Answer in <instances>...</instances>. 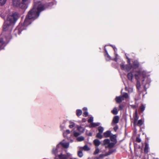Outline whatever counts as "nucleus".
Returning a JSON list of instances; mask_svg holds the SVG:
<instances>
[{"instance_id":"4be33fe9","label":"nucleus","mask_w":159,"mask_h":159,"mask_svg":"<svg viewBox=\"0 0 159 159\" xmlns=\"http://www.w3.org/2000/svg\"><path fill=\"white\" fill-rule=\"evenodd\" d=\"M138 119V117L137 115L134 116V125H135Z\"/></svg>"},{"instance_id":"b1692460","label":"nucleus","mask_w":159,"mask_h":159,"mask_svg":"<svg viewBox=\"0 0 159 159\" xmlns=\"http://www.w3.org/2000/svg\"><path fill=\"white\" fill-rule=\"evenodd\" d=\"M143 124V121L141 120H138V122L136 123L135 125H138L139 126H141Z\"/></svg>"},{"instance_id":"ddd939ff","label":"nucleus","mask_w":159,"mask_h":159,"mask_svg":"<svg viewBox=\"0 0 159 159\" xmlns=\"http://www.w3.org/2000/svg\"><path fill=\"white\" fill-rule=\"evenodd\" d=\"M77 130L79 131L80 133H83L84 131V129L81 126H77Z\"/></svg>"},{"instance_id":"9b49d317","label":"nucleus","mask_w":159,"mask_h":159,"mask_svg":"<svg viewBox=\"0 0 159 159\" xmlns=\"http://www.w3.org/2000/svg\"><path fill=\"white\" fill-rule=\"evenodd\" d=\"M138 72H137L135 73V74H137V73ZM134 74V75L135 74H134V72H130L128 74L127 77H128V78L129 80H132L133 76Z\"/></svg>"},{"instance_id":"72a5a7b5","label":"nucleus","mask_w":159,"mask_h":159,"mask_svg":"<svg viewBox=\"0 0 159 159\" xmlns=\"http://www.w3.org/2000/svg\"><path fill=\"white\" fill-rule=\"evenodd\" d=\"M75 125V124L74 123L70 122V125H69V127L70 128H73Z\"/></svg>"},{"instance_id":"a18cd8bd","label":"nucleus","mask_w":159,"mask_h":159,"mask_svg":"<svg viewBox=\"0 0 159 159\" xmlns=\"http://www.w3.org/2000/svg\"><path fill=\"white\" fill-rule=\"evenodd\" d=\"M66 132L67 134H70V131L69 130H67Z\"/></svg>"},{"instance_id":"412c9836","label":"nucleus","mask_w":159,"mask_h":159,"mask_svg":"<svg viewBox=\"0 0 159 159\" xmlns=\"http://www.w3.org/2000/svg\"><path fill=\"white\" fill-rule=\"evenodd\" d=\"M110 140L108 139H106L104 140L103 141V144L104 145H105L106 144H107L109 143H110Z\"/></svg>"},{"instance_id":"1a4fd4ad","label":"nucleus","mask_w":159,"mask_h":159,"mask_svg":"<svg viewBox=\"0 0 159 159\" xmlns=\"http://www.w3.org/2000/svg\"><path fill=\"white\" fill-rule=\"evenodd\" d=\"M61 144L64 148H67L69 147V143L67 142H60L59 144H58L57 147V148H59L60 145Z\"/></svg>"},{"instance_id":"3c124183","label":"nucleus","mask_w":159,"mask_h":159,"mask_svg":"<svg viewBox=\"0 0 159 159\" xmlns=\"http://www.w3.org/2000/svg\"><path fill=\"white\" fill-rule=\"evenodd\" d=\"M113 49H114L115 51V52L116 51H115V49H116V48H113Z\"/></svg>"},{"instance_id":"f3484780","label":"nucleus","mask_w":159,"mask_h":159,"mask_svg":"<svg viewBox=\"0 0 159 159\" xmlns=\"http://www.w3.org/2000/svg\"><path fill=\"white\" fill-rule=\"evenodd\" d=\"M100 125V123H94L92 122L91 123L90 125V127H94L97 126H98Z\"/></svg>"},{"instance_id":"de8ad7c7","label":"nucleus","mask_w":159,"mask_h":159,"mask_svg":"<svg viewBox=\"0 0 159 159\" xmlns=\"http://www.w3.org/2000/svg\"><path fill=\"white\" fill-rule=\"evenodd\" d=\"M147 148H148L147 146V145H146L145 148V150H144L145 151H146V150L147 149Z\"/></svg>"},{"instance_id":"f257e3e1","label":"nucleus","mask_w":159,"mask_h":159,"mask_svg":"<svg viewBox=\"0 0 159 159\" xmlns=\"http://www.w3.org/2000/svg\"><path fill=\"white\" fill-rule=\"evenodd\" d=\"M44 9V6L41 4V2H39L35 3L33 9L29 12L26 16L23 25L27 26L30 24L31 20L35 19L38 17L40 12Z\"/></svg>"},{"instance_id":"864d4df0","label":"nucleus","mask_w":159,"mask_h":159,"mask_svg":"<svg viewBox=\"0 0 159 159\" xmlns=\"http://www.w3.org/2000/svg\"><path fill=\"white\" fill-rule=\"evenodd\" d=\"M115 60L116 61V58L115 59Z\"/></svg>"},{"instance_id":"79ce46f5","label":"nucleus","mask_w":159,"mask_h":159,"mask_svg":"<svg viewBox=\"0 0 159 159\" xmlns=\"http://www.w3.org/2000/svg\"><path fill=\"white\" fill-rule=\"evenodd\" d=\"M87 108L86 107H84L83 108V111H87Z\"/></svg>"},{"instance_id":"c85d7f7f","label":"nucleus","mask_w":159,"mask_h":159,"mask_svg":"<svg viewBox=\"0 0 159 159\" xmlns=\"http://www.w3.org/2000/svg\"><path fill=\"white\" fill-rule=\"evenodd\" d=\"M102 133H97L96 136L97 138H99L100 139H102V136L101 134Z\"/></svg>"},{"instance_id":"58836bf2","label":"nucleus","mask_w":159,"mask_h":159,"mask_svg":"<svg viewBox=\"0 0 159 159\" xmlns=\"http://www.w3.org/2000/svg\"><path fill=\"white\" fill-rule=\"evenodd\" d=\"M118 128L117 126H116L113 128V129L114 130L116 131L118 129Z\"/></svg>"},{"instance_id":"393cba45","label":"nucleus","mask_w":159,"mask_h":159,"mask_svg":"<svg viewBox=\"0 0 159 159\" xmlns=\"http://www.w3.org/2000/svg\"><path fill=\"white\" fill-rule=\"evenodd\" d=\"M115 145V144L112 143H109L108 144L107 147L109 148H113Z\"/></svg>"},{"instance_id":"f03ea898","label":"nucleus","mask_w":159,"mask_h":159,"mask_svg":"<svg viewBox=\"0 0 159 159\" xmlns=\"http://www.w3.org/2000/svg\"><path fill=\"white\" fill-rule=\"evenodd\" d=\"M18 18V14L17 13L15 12L8 16L7 21L9 22L12 24H14Z\"/></svg>"},{"instance_id":"7ed1b4c3","label":"nucleus","mask_w":159,"mask_h":159,"mask_svg":"<svg viewBox=\"0 0 159 159\" xmlns=\"http://www.w3.org/2000/svg\"><path fill=\"white\" fill-rule=\"evenodd\" d=\"M145 75V72L144 71H140L135 74L136 79L137 80L136 87L138 89H139L140 87V84L139 80L141 77L144 78Z\"/></svg>"},{"instance_id":"aec40b11","label":"nucleus","mask_w":159,"mask_h":159,"mask_svg":"<svg viewBox=\"0 0 159 159\" xmlns=\"http://www.w3.org/2000/svg\"><path fill=\"white\" fill-rule=\"evenodd\" d=\"M105 51L106 52V53L105 54V57L106 59V60L107 61H108L110 59V57L109 55L108 54V53L107 52V51L106 50H105Z\"/></svg>"},{"instance_id":"423d86ee","label":"nucleus","mask_w":159,"mask_h":159,"mask_svg":"<svg viewBox=\"0 0 159 159\" xmlns=\"http://www.w3.org/2000/svg\"><path fill=\"white\" fill-rule=\"evenodd\" d=\"M120 66L122 69L127 71H129L131 68V66L129 64L125 66L123 63H122L120 64Z\"/></svg>"},{"instance_id":"0eeeda50","label":"nucleus","mask_w":159,"mask_h":159,"mask_svg":"<svg viewBox=\"0 0 159 159\" xmlns=\"http://www.w3.org/2000/svg\"><path fill=\"white\" fill-rule=\"evenodd\" d=\"M129 98V96L127 93H124L121 96L116 97L115 99H124V98Z\"/></svg>"},{"instance_id":"dca6fc26","label":"nucleus","mask_w":159,"mask_h":159,"mask_svg":"<svg viewBox=\"0 0 159 159\" xmlns=\"http://www.w3.org/2000/svg\"><path fill=\"white\" fill-rule=\"evenodd\" d=\"M110 139L113 142H115L116 141V135H112L110 136Z\"/></svg>"},{"instance_id":"4c0bfd02","label":"nucleus","mask_w":159,"mask_h":159,"mask_svg":"<svg viewBox=\"0 0 159 159\" xmlns=\"http://www.w3.org/2000/svg\"><path fill=\"white\" fill-rule=\"evenodd\" d=\"M83 116L85 117H87L88 116V113L87 111H84L83 113Z\"/></svg>"},{"instance_id":"603ef678","label":"nucleus","mask_w":159,"mask_h":159,"mask_svg":"<svg viewBox=\"0 0 159 159\" xmlns=\"http://www.w3.org/2000/svg\"><path fill=\"white\" fill-rule=\"evenodd\" d=\"M129 64H130V61H129Z\"/></svg>"},{"instance_id":"8fccbe9b","label":"nucleus","mask_w":159,"mask_h":159,"mask_svg":"<svg viewBox=\"0 0 159 159\" xmlns=\"http://www.w3.org/2000/svg\"><path fill=\"white\" fill-rule=\"evenodd\" d=\"M89 135L90 136H91V135H92L91 134V133H89Z\"/></svg>"},{"instance_id":"2eb2a0df","label":"nucleus","mask_w":159,"mask_h":159,"mask_svg":"<svg viewBox=\"0 0 159 159\" xmlns=\"http://www.w3.org/2000/svg\"><path fill=\"white\" fill-rule=\"evenodd\" d=\"M58 157L60 159H67V157L66 155L61 154L58 155Z\"/></svg>"},{"instance_id":"09e8293b","label":"nucleus","mask_w":159,"mask_h":159,"mask_svg":"<svg viewBox=\"0 0 159 159\" xmlns=\"http://www.w3.org/2000/svg\"><path fill=\"white\" fill-rule=\"evenodd\" d=\"M136 115H137V111H135V115L134 116H136Z\"/></svg>"},{"instance_id":"4468645a","label":"nucleus","mask_w":159,"mask_h":159,"mask_svg":"<svg viewBox=\"0 0 159 159\" xmlns=\"http://www.w3.org/2000/svg\"><path fill=\"white\" fill-rule=\"evenodd\" d=\"M139 64L137 61H134L133 62V64L132 67L133 68L135 69L139 66Z\"/></svg>"},{"instance_id":"39448f33","label":"nucleus","mask_w":159,"mask_h":159,"mask_svg":"<svg viewBox=\"0 0 159 159\" xmlns=\"http://www.w3.org/2000/svg\"><path fill=\"white\" fill-rule=\"evenodd\" d=\"M12 24L7 21H6L4 22L3 27V31H11L12 30Z\"/></svg>"},{"instance_id":"5701e85b","label":"nucleus","mask_w":159,"mask_h":159,"mask_svg":"<svg viewBox=\"0 0 159 159\" xmlns=\"http://www.w3.org/2000/svg\"><path fill=\"white\" fill-rule=\"evenodd\" d=\"M111 112L114 115H116L118 113L117 109L116 108H114L111 111Z\"/></svg>"},{"instance_id":"7c9ffc66","label":"nucleus","mask_w":159,"mask_h":159,"mask_svg":"<svg viewBox=\"0 0 159 159\" xmlns=\"http://www.w3.org/2000/svg\"><path fill=\"white\" fill-rule=\"evenodd\" d=\"M99 150L98 148H96L95 151L94 152L93 154L96 155L99 152Z\"/></svg>"},{"instance_id":"e433bc0d","label":"nucleus","mask_w":159,"mask_h":159,"mask_svg":"<svg viewBox=\"0 0 159 159\" xmlns=\"http://www.w3.org/2000/svg\"><path fill=\"white\" fill-rule=\"evenodd\" d=\"M93 120V117H90L88 120V121L89 123H92Z\"/></svg>"},{"instance_id":"9d476101","label":"nucleus","mask_w":159,"mask_h":159,"mask_svg":"<svg viewBox=\"0 0 159 159\" xmlns=\"http://www.w3.org/2000/svg\"><path fill=\"white\" fill-rule=\"evenodd\" d=\"M111 134V131L108 130L104 133L103 136L105 138L109 137L110 136Z\"/></svg>"},{"instance_id":"37998d69","label":"nucleus","mask_w":159,"mask_h":159,"mask_svg":"<svg viewBox=\"0 0 159 159\" xmlns=\"http://www.w3.org/2000/svg\"><path fill=\"white\" fill-rule=\"evenodd\" d=\"M122 101V100H116V102L118 103L121 102Z\"/></svg>"},{"instance_id":"a19ab883","label":"nucleus","mask_w":159,"mask_h":159,"mask_svg":"<svg viewBox=\"0 0 159 159\" xmlns=\"http://www.w3.org/2000/svg\"><path fill=\"white\" fill-rule=\"evenodd\" d=\"M57 151V149H56L55 150L54 149H53L52 151V152L53 153L55 154V152Z\"/></svg>"},{"instance_id":"a211bd4d","label":"nucleus","mask_w":159,"mask_h":159,"mask_svg":"<svg viewBox=\"0 0 159 159\" xmlns=\"http://www.w3.org/2000/svg\"><path fill=\"white\" fill-rule=\"evenodd\" d=\"M82 111L81 110L77 109L76 111V114L78 116H79L81 115Z\"/></svg>"},{"instance_id":"bb28decb","label":"nucleus","mask_w":159,"mask_h":159,"mask_svg":"<svg viewBox=\"0 0 159 159\" xmlns=\"http://www.w3.org/2000/svg\"><path fill=\"white\" fill-rule=\"evenodd\" d=\"M77 139L78 141H81L84 140V138L83 136H80L77 138Z\"/></svg>"},{"instance_id":"6ab92c4d","label":"nucleus","mask_w":159,"mask_h":159,"mask_svg":"<svg viewBox=\"0 0 159 159\" xmlns=\"http://www.w3.org/2000/svg\"><path fill=\"white\" fill-rule=\"evenodd\" d=\"M4 42L2 38H0V50L2 49V46L3 45Z\"/></svg>"},{"instance_id":"6e6552de","label":"nucleus","mask_w":159,"mask_h":159,"mask_svg":"<svg viewBox=\"0 0 159 159\" xmlns=\"http://www.w3.org/2000/svg\"><path fill=\"white\" fill-rule=\"evenodd\" d=\"M119 120V117L118 116H116L113 118L111 124L112 125L118 123Z\"/></svg>"},{"instance_id":"cd10ccee","label":"nucleus","mask_w":159,"mask_h":159,"mask_svg":"<svg viewBox=\"0 0 159 159\" xmlns=\"http://www.w3.org/2000/svg\"><path fill=\"white\" fill-rule=\"evenodd\" d=\"M82 148L85 151H88L89 150V148L87 145H85L84 147H82Z\"/></svg>"},{"instance_id":"a878e982","label":"nucleus","mask_w":159,"mask_h":159,"mask_svg":"<svg viewBox=\"0 0 159 159\" xmlns=\"http://www.w3.org/2000/svg\"><path fill=\"white\" fill-rule=\"evenodd\" d=\"M98 130L99 133H102L103 131L104 128L101 126H99L98 127Z\"/></svg>"},{"instance_id":"49530a36","label":"nucleus","mask_w":159,"mask_h":159,"mask_svg":"<svg viewBox=\"0 0 159 159\" xmlns=\"http://www.w3.org/2000/svg\"><path fill=\"white\" fill-rule=\"evenodd\" d=\"M67 156V158H68V157L70 156V154L69 153H67V155H66Z\"/></svg>"},{"instance_id":"5fc2aeb1","label":"nucleus","mask_w":159,"mask_h":159,"mask_svg":"<svg viewBox=\"0 0 159 159\" xmlns=\"http://www.w3.org/2000/svg\"><path fill=\"white\" fill-rule=\"evenodd\" d=\"M144 87L145 88V86H144Z\"/></svg>"},{"instance_id":"473e14b6","label":"nucleus","mask_w":159,"mask_h":159,"mask_svg":"<svg viewBox=\"0 0 159 159\" xmlns=\"http://www.w3.org/2000/svg\"><path fill=\"white\" fill-rule=\"evenodd\" d=\"M125 89L127 90L129 93H131L133 91V89L132 88H130L127 89V88H125Z\"/></svg>"},{"instance_id":"c03bdc74","label":"nucleus","mask_w":159,"mask_h":159,"mask_svg":"<svg viewBox=\"0 0 159 159\" xmlns=\"http://www.w3.org/2000/svg\"><path fill=\"white\" fill-rule=\"evenodd\" d=\"M28 0H22V2L23 3H24L25 2H27Z\"/></svg>"},{"instance_id":"ea45409f","label":"nucleus","mask_w":159,"mask_h":159,"mask_svg":"<svg viewBox=\"0 0 159 159\" xmlns=\"http://www.w3.org/2000/svg\"><path fill=\"white\" fill-rule=\"evenodd\" d=\"M136 141L137 142H141V139H140L138 138H136Z\"/></svg>"},{"instance_id":"c756f323","label":"nucleus","mask_w":159,"mask_h":159,"mask_svg":"<svg viewBox=\"0 0 159 159\" xmlns=\"http://www.w3.org/2000/svg\"><path fill=\"white\" fill-rule=\"evenodd\" d=\"M78 156L80 157H82L83 156V154L82 151H78Z\"/></svg>"},{"instance_id":"f8f14e48","label":"nucleus","mask_w":159,"mask_h":159,"mask_svg":"<svg viewBox=\"0 0 159 159\" xmlns=\"http://www.w3.org/2000/svg\"><path fill=\"white\" fill-rule=\"evenodd\" d=\"M93 143L95 146L97 147L98 146L101 144L100 142L98 139H95L93 141Z\"/></svg>"},{"instance_id":"20e7f679","label":"nucleus","mask_w":159,"mask_h":159,"mask_svg":"<svg viewBox=\"0 0 159 159\" xmlns=\"http://www.w3.org/2000/svg\"><path fill=\"white\" fill-rule=\"evenodd\" d=\"M20 0H12L13 5L15 7H19L22 8H25L26 7V4L23 3H20Z\"/></svg>"},{"instance_id":"2f4dec72","label":"nucleus","mask_w":159,"mask_h":159,"mask_svg":"<svg viewBox=\"0 0 159 159\" xmlns=\"http://www.w3.org/2000/svg\"><path fill=\"white\" fill-rule=\"evenodd\" d=\"M80 134V133H79L77 132L76 131H74V136L75 137H77L78 136H79Z\"/></svg>"},{"instance_id":"c9c22d12","label":"nucleus","mask_w":159,"mask_h":159,"mask_svg":"<svg viewBox=\"0 0 159 159\" xmlns=\"http://www.w3.org/2000/svg\"><path fill=\"white\" fill-rule=\"evenodd\" d=\"M145 108V107L143 105H142L140 107V110L142 111H144Z\"/></svg>"},{"instance_id":"f704fd0d","label":"nucleus","mask_w":159,"mask_h":159,"mask_svg":"<svg viewBox=\"0 0 159 159\" xmlns=\"http://www.w3.org/2000/svg\"><path fill=\"white\" fill-rule=\"evenodd\" d=\"M7 0H0V4L1 5L4 4Z\"/></svg>"}]
</instances>
